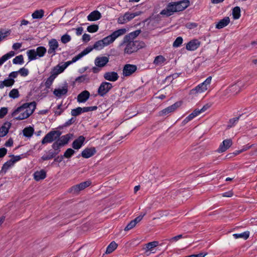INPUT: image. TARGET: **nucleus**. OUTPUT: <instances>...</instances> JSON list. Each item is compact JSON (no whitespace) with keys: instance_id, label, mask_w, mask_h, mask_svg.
I'll list each match as a JSON object with an SVG mask.
<instances>
[{"instance_id":"6e6d98bb","label":"nucleus","mask_w":257,"mask_h":257,"mask_svg":"<svg viewBox=\"0 0 257 257\" xmlns=\"http://www.w3.org/2000/svg\"><path fill=\"white\" fill-rule=\"evenodd\" d=\"M71 38L70 35L66 34L64 35H63L61 38V41L62 43L64 44L67 43L68 42H70Z\"/></svg>"},{"instance_id":"37998d69","label":"nucleus","mask_w":257,"mask_h":257,"mask_svg":"<svg viewBox=\"0 0 257 257\" xmlns=\"http://www.w3.org/2000/svg\"><path fill=\"white\" fill-rule=\"evenodd\" d=\"M24 62V57L22 55H20L19 56H16L13 60V63L14 64H22Z\"/></svg>"},{"instance_id":"c03bdc74","label":"nucleus","mask_w":257,"mask_h":257,"mask_svg":"<svg viewBox=\"0 0 257 257\" xmlns=\"http://www.w3.org/2000/svg\"><path fill=\"white\" fill-rule=\"evenodd\" d=\"M62 147V146L60 145L59 142L57 141V140L52 144V148L54 150V152H56V154H59L61 150L60 148Z\"/></svg>"},{"instance_id":"f257e3e1","label":"nucleus","mask_w":257,"mask_h":257,"mask_svg":"<svg viewBox=\"0 0 257 257\" xmlns=\"http://www.w3.org/2000/svg\"><path fill=\"white\" fill-rule=\"evenodd\" d=\"M190 5L189 0H182L177 2H172L169 3L166 8L162 10L160 14L170 17L174 13L180 12L184 11Z\"/></svg>"},{"instance_id":"423d86ee","label":"nucleus","mask_w":257,"mask_h":257,"mask_svg":"<svg viewBox=\"0 0 257 257\" xmlns=\"http://www.w3.org/2000/svg\"><path fill=\"white\" fill-rule=\"evenodd\" d=\"M112 87L113 86L111 83L103 81L98 88L97 94L101 97H104Z\"/></svg>"},{"instance_id":"7ed1b4c3","label":"nucleus","mask_w":257,"mask_h":257,"mask_svg":"<svg viewBox=\"0 0 257 257\" xmlns=\"http://www.w3.org/2000/svg\"><path fill=\"white\" fill-rule=\"evenodd\" d=\"M124 44H126V46L124 49V53L128 55L137 52L145 46V43L140 41H130Z\"/></svg>"},{"instance_id":"09e8293b","label":"nucleus","mask_w":257,"mask_h":257,"mask_svg":"<svg viewBox=\"0 0 257 257\" xmlns=\"http://www.w3.org/2000/svg\"><path fill=\"white\" fill-rule=\"evenodd\" d=\"M74 153L75 151L73 149L71 148H68L65 152L63 156L64 158H70L74 155Z\"/></svg>"},{"instance_id":"de8ad7c7","label":"nucleus","mask_w":257,"mask_h":257,"mask_svg":"<svg viewBox=\"0 0 257 257\" xmlns=\"http://www.w3.org/2000/svg\"><path fill=\"white\" fill-rule=\"evenodd\" d=\"M19 96V92L17 89L14 88L9 93V96L13 99L18 98Z\"/></svg>"},{"instance_id":"a18cd8bd","label":"nucleus","mask_w":257,"mask_h":257,"mask_svg":"<svg viewBox=\"0 0 257 257\" xmlns=\"http://www.w3.org/2000/svg\"><path fill=\"white\" fill-rule=\"evenodd\" d=\"M55 79V78L54 76H53L52 75H50V76L47 79L45 83V86L46 88L49 89L50 88Z\"/></svg>"},{"instance_id":"2eb2a0df","label":"nucleus","mask_w":257,"mask_h":257,"mask_svg":"<svg viewBox=\"0 0 257 257\" xmlns=\"http://www.w3.org/2000/svg\"><path fill=\"white\" fill-rule=\"evenodd\" d=\"M104 78L108 81L114 82L118 80L119 76L114 71L106 72L103 75Z\"/></svg>"},{"instance_id":"ea45409f","label":"nucleus","mask_w":257,"mask_h":257,"mask_svg":"<svg viewBox=\"0 0 257 257\" xmlns=\"http://www.w3.org/2000/svg\"><path fill=\"white\" fill-rule=\"evenodd\" d=\"M233 17L234 19H238L240 17V9L239 7H235L232 10Z\"/></svg>"},{"instance_id":"79ce46f5","label":"nucleus","mask_w":257,"mask_h":257,"mask_svg":"<svg viewBox=\"0 0 257 257\" xmlns=\"http://www.w3.org/2000/svg\"><path fill=\"white\" fill-rule=\"evenodd\" d=\"M102 41V40L96 41L92 46V48L97 50H99L103 48L105 46Z\"/></svg>"},{"instance_id":"864d4df0","label":"nucleus","mask_w":257,"mask_h":257,"mask_svg":"<svg viewBox=\"0 0 257 257\" xmlns=\"http://www.w3.org/2000/svg\"><path fill=\"white\" fill-rule=\"evenodd\" d=\"M98 30V26L97 25H91L87 27V30L89 33H95Z\"/></svg>"},{"instance_id":"6e6552de","label":"nucleus","mask_w":257,"mask_h":257,"mask_svg":"<svg viewBox=\"0 0 257 257\" xmlns=\"http://www.w3.org/2000/svg\"><path fill=\"white\" fill-rule=\"evenodd\" d=\"M91 182L90 181H86L80 183L79 184L74 185L69 188V192L73 194H78L80 191L84 190L89 186Z\"/></svg>"},{"instance_id":"58836bf2","label":"nucleus","mask_w":257,"mask_h":257,"mask_svg":"<svg viewBox=\"0 0 257 257\" xmlns=\"http://www.w3.org/2000/svg\"><path fill=\"white\" fill-rule=\"evenodd\" d=\"M249 235V231H245L241 233H235L233 234V237L235 238H242L244 239H246L248 238Z\"/></svg>"},{"instance_id":"1a4fd4ad","label":"nucleus","mask_w":257,"mask_h":257,"mask_svg":"<svg viewBox=\"0 0 257 257\" xmlns=\"http://www.w3.org/2000/svg\"><path fill=\"white\" fill-rule=\"evenodd\" d=\"M137 70V66L136 65L126 64L124 65L122 69V75L124 77L132 75Z\"/></svg>"},{"instance_id":"49530a36","label":"nucleus","mask_w":257,"mask_h":257,"mask_svg":"<svg viewBox=\"0 0 257 257\" xmlns=\"http://www.w3.org/2000/svg\"><path fill=\"white\" fill-rule=\"evenodd\" d=\"M159 245V242L154 241L150 242L146 244V249L147 250H152L153 248Z\"/></svg>"},{"instance_id":"f704fd0d","label":"nucleus","mask_w":257,"mask_h":257,"mask_svg":"<svg viewBox=\"0 0 257 257\" xmlns=\"http://www.w3.org/2000/svg\"><path fill=\"white\" fill-rule=\"evenodd\" d=\"M44 14L43 10H39L35 11L32 15V17L34 19H41Z\"/></svg>"},{"instance_id":"9b49d317","label":"nucleus","mask_w":257,"mask_h":257,"mask_svg":"<svg viewBox=\"0 0 257 257\" xmlns=\"http://www.w3.org/2000/svg\"><path fill=\"white\" fill-rule=\"evenodd\" d=\"M232 145V141L231 139L224 140L220 145L217 152L218 153H223L229 149Z\"/></svg>"},{"instance_id":"0e129e2a","label":"nucleus","mask_w":257,"mask_h":257,"mask_svg":"<svg viewBox=\"0 0 257 257\" xmlns=\"http://www.w3.org/2000/svg\"><path fill=\"white\" fill-rule=\"evenodd\" d=\"M136 225L135 223L132 220L131 221L125 226L124 228L125 231H128L131 229L133 228Z\"/></svg>"},{"instance_id":"603ef678","label":"nucleus","mask_w":257,"mask_h":257,"mask_svg":"<svg viewBox=\"0 0 257 257\" xmlns=\"http://www.w3.org/2000/svg\"><path fill=\"white\" fill-rule=\"evenodd\" d=\"M183 43V38L181 37H177L175 41L173 42V46L175 48H177L182 44Z\"/></svg>"},{"instance_id":"f3484780","label":"nucleus","mask_w":257,"mask_h":257,"mask_svg":"<svg viewBox=\"0 0 257 257\" xmlns=\"http://www.w3.org/2000/svg\"><path fill=\"white\" fill-rule=\"evenodd\" d=\"M96 153V150L94 147L86 148L81 154V155L84 158L88 159L93 156Z\"/></svg>"},{"instance_id":"bb28decb","label":"nucleus","mask_w":257,"mask_h":257,"mask_svg":"<svg viewBox=\"0 0 257 257\" xmlns=\"http://www.w3.org/2000/svg\"><path fill=\"white\" fill-rule=\"evenodd\" d=\"M230 22L229 17H226L220 20L216 25V28L218 29H222L226 26Z\"/></svg>"},{"instance_id":"ddd939ff","label":"nucleus","mask_w":257,"mask_h":257,"mask_svg":"<svg viewBox=\"0 0 257 257\" xmlns=\"http://www.w3.org/2000/svg\"><path fill=\"white\" fill-rule=\"evenodd\" d=\"M68 92V83L65 82L62 88L55 89L53 94L57 97L60 98L62 95H65Z\"/></svg>"},{"instance_id":"5fc2aeb1","label":"nucleus","mask_w":257,"mask_h":257,"mask_svg":"<svg viewBox=\"0 0 257 257\" xmlns=\"http://www.w3.org/2000/svg\"><path fill=\"white\" fill-rule=\"evenodd\" d=\"M10 34V31L4 32L3 29L0 30V42Z\"/></svg>"},{"instance_id":"c9c22d12","label":"nucleus","mask_w":257,"mask_h":257,"mask_svg":"<svg viewBox=\"0 0 257 257\" xmlns=\"http://www.w3.org/2000/svg\"><path fill=\"white\" fill-rule=\"evenodd\" d=\"M36 52L37 56L39 57H42L44 56L46 54L47 52V49L45 47L43 46H40L37 48Z\"/></svg>"},{"instance_id":"aec40b11","label":"nucleus","mask_w":257,"mask_h":257,"mask_svg":"<svg viewBox=\"0 0 257 257\" xmlns=\"http://www.w3.org/2000/svg\"><path fill=\"white\" fill-rule=\"evenodd\" d=\"M243 85V82L241 81H238L236 83L229 87V91L234 94H237L240 91L241 87H242Z\"/></svg>"},{"instance_id":"4d7b16f0","label":"nucleus","mask_w":257,"mask_h":257,"mask_svg":"<svg viewBox=\"0 0 257 257\" xmlns=\"http://www.w3.org/2000/svg\"><path fill=\"white\" fill-rule=\"evenodd\" d=\"M18 73H19L22 76L26 77L29 74V70L28 69L25 68V67H23L19 69L18 71Z\"/></svg>"},{"instance_id":"a19ab883","label":"nucleus","mask_w":257,"mask_h":257,"mask_svg":"<svg viewBox=\"0 0 257 257\" xmlns=\"http://www.w3.org/2000/svg\"><path fill=\"white\" fill-rule=\"evenodd\" d=\"M89 80V78L87 75H82L76 78L74 82L81 83L84 82L85 81H88Z\"/></svg>"},{"instance_id":"0eeeda50","label":"nucleus","mask_w":257,"mask_h":257,"mask_svg":"<svg viewBox=\"0 0 257 257\" xmlns=\"http://www.w3.org/2000/svg\"><path fill=\"white\" fill-rule=\"evenodd\" d=\"M182 104L181 101H177L173 104L163 109L159 112V116H165L168 115L169 114L174 112L178 107Z\"/></svg>"},{"instance_id":"f03ea898","label":"nucleus","mask_w":257,"mask_h":257,"mask_svg":"<svg viewBox=\"0 0 257 257\" xmlns=\"http://www.w3.org/2000/svg\"><path fill=\"white\" fill-rule=\"evenodd\" d=\"M37 103L35 101L30 103H25L21 106L16 109L11 114L12 117L15 116L17 114L27 109L25 111L21 112L20 114L15 118L16 120H23L29 117L33 113L36 108Z\"/></svg>"},{"instance_id":"2f4dec72","label":"nucleus","mask_w":257,"mask_h":257,"mask_svg":"<svg viewBox=\"0 0 257 257\" xmlns=\"http://www.w3.org/2000/svg\"><path fill=\"white\" fill-rule=\"evenodd\" d=\"M23 135L25 137L27 138H30L31 137L34 132V129L32 126H29L25 127L23 131Z\"/></svg>"},{"instance_id":"39448f33","label":"nucleus","mask_w":257,"mask_h":257,"mask_svg":"<svg viewBox=\"0 0 257 257\" xmlns=\"http://www.w3.org/2000/svg\"><path fill=\"white\" fill-rule=\"evenodd\" d=\"M61 134L62 133L59 131H51L46 135L42 139L41 143L42 144L51 143L59 138Z\"/></svg>"},{"instance_id":"c756f323","label":"nucleus","mask_w":257,"mask_h":257,"mask_svg":"<svg viewBox=\"0 0 257 257\" xmlns=\"http://www.w3.org/2000/svg\"><path fill=\"white\" fill-rule=\"evenodd\" d=\"M15 54V52L13 51H11L6 54L3 55L1 58H0V66L2 65L3 63L7 60L14 56Z\"/></svg>"},{"instance_id":"5701e85b","label":"nucleus","mask_w":257,"mask_h":257,"mask_svg":"<svg viewBox=\"0 0 257 257\" xmlns=\"http://www.w3.org/2000/svg\"><path fill=\"white\" fill-rule=\"evenodd\" d=\"M72 136V134H68L67 135L62 136L61 137H60L56 140L57 142H58V143L59 142L62 147H63L68 143L69 140L71 139Z\"/></svg>"},{"instance_id":"473e14b6","label":"nucleus","mask_w":257,"mask_h":257,"mask_svg":"<svg viewBox=\"0 0 257 257\" xmlns=\"http://www.w3.org/2000/svg\"><path fill=\"white\" fill-rule=\"evenodd\" d=\"M117 244L114 241H111L107 246L105 253L106 254L111 253L117 248Z\"/></svg>"},{"instance_id":"4468645a","label":"nucleus","mask_w":257,"mask_h":257,"mask_svg":"<svg viewBox=\"0 0 257 257\" xmlns=\"http://www.w3.org/2000/svg\"><path fill=\"white\" fill-rule=\"evenodd\" d=\"M85 138L83 136H79L72 143V147L75 150H78L83 146L85 142Z\"/></svg>"},{"instance_id":"052dcab7","label":"nucleus","mask_w":257,"mask_h":257,"mask_svg":"<svg viewBox=\"0 0 257 257\" xmlns=\"http://www.w3.org/2000/svg\"><path fill=\"white\" fill-rule=\"evenodd\" d=\"M186 237H187L186 235H183V234H179V235L174 236V237L169 239L168 240L170 241V242L177 241L181 238H186Z\"/></svg>"},{"instance_id":"338daca9","label":"nucleus","mask_w":257,"mask_h":257,"mask_svg":"<svg viewBox=\"0 0 257 257\" xmlns=\"http://www.w3.org/2000/svg\"><path fill=\"white\" fill-rule=\"evenodd\" d=\"M145 214H146L145 213L141 214L139 216L135 218L134 220H132V221L136 225L138 223H139L142 220L143 218L145 215Z\"/></svg>"},{"instance_id":"680f3d73","label":"nucleus","mask_w":257,"mask_h":257,"mask_svg":"<svg viewBox=\"0 0 257 257\" xmlns=\"http://www.w3.org/2000/svg\"><path fill=\"white\" fill-rule=\"evenodd\" d=\"M242 115V114L239 115L238 116L234 117L230 119L229 120V123L231 124L230 125H228V127H232L233 125H235L236 123L239 120L240 117Z\"/></svg>"},{"instance_id":"774afa93","label":"nucleus","mask_w":257,"mask_h":257,"mask_svg":"<svg viewBox=\"0 0 257 257\" xmlns=\"http://www.w3.org/2000/svg\"><path fill=\"white\" fill-rule=\"evenodd\" d=\"M93 50V48H92V46H88L87 48H86L84 50H83L81 53L84 55V56L89 53H90L91 51H92Z\"/></svg>"},{"instance_id":"72a5a7b5","label":"nucleus","mask_w":257,"mask_h":257,"mask_svg":"<svg viewBox=\"0 0 257 257\" xmlns=\"http://www.w3.org/2000/svg\"><path fill=\"white\" fill-rule=\"evenodd\" d=\"M57 155L58 154H56V152L50 150L48 151V155H43L41 159L43 161L49 160L55 158Z\"/></svg>"},{"instance_id":"412c9836","label":"nucleus","mask_w":257,"mask_h":257,"mask_svg":"<svg viewBox=\"0 0 257 257\" xmlns=\"http://www.w3.org/2000/svg\"><path fill=\"white\" fill-rule=\"evenodd\" d=\"M12 125V123L10 122L6 121L0 127V137H4L6 136Z\"/></svg>"},{"instance_id":"b1692460","label":"nucleus","mask_w":257,"mask_h":257,"mask_svg":"<svg viewBox=\"0 0 257 257\" xmlns=\"http://www.w3.org/2000/svg\"><path fill=\"white\" fill-rule=\"evenodd\" d=\"M34 178L36 181L44 179L46 177V172L42 169L40 171H36L34 174Z\"/></svg>"},{"instance_id":"20e7f679","label":"nucleus","mask_w":257,"mask_h":257,"mask_svg":"<svg viewBox=\"0 0 257 257\" xmlns=\"http://www.w3.org/2000/svg\"><path fill=\"white\" fill-rule=\"evenodd\" d=\"M126 32L125 28L118 29L113 32L110 35L102 39V42L104 43L105 46L109 45L114 42V41L118 37L124 35Z\"/></svg>"},{"instance_id":"3c124183","label":"nucleus","mask_w":257,"mask_h":257,"mask_svg":"<svg viewBox=\"0 0 257 257\" xmlns=\"http://www.w3.org/2000/svg\"><path fill=\"white\" fill-rule=\"evenodd\" d=\"M27 155L26 154H23L20 155L16 156H15L14 155H12L10 156V157H13L14 159H12V161L14 162V163L15 164L16 162L20 161L21 159L26 157Z\"/></svg>"},{"instance_id":"e433bc0d","label":"nucleus","mask_w":257,"mask_h":257,"mask_svg":"<svg viewBox=\"0 0 257 257\" xmlns=\"http://www.w3.org/2000/svg\"><path fill=\"white\" fill-rule=\"evenodd\" d=\"M29 61H32L37 59V55L35 49H31L27 52Z\"/></svg>"},{"instance_id":"dca6fc26","label":"nucleus","mask_w":257,"mask_h":257,"mask_svg":"<svg viewBox=\"0 0 257 257\" xmlns=\"http://www.w3.org/2000/svg\"><path fill=\"white\" fill-rule=\"evenodd\" d=\"M141 32V31L140 30H137L125 35L123 39L121 45L124 44L125 43H126V42L133 41L135 38L139 36Z\"/></svg>"},{"instance_id":"4c0bfd02","label":"nucleus","mask_w":257,"mask_h":257,"mask_svg":"<svg viewBox=\"0 0 257 257\" xmlns=\"http://www.w3.org/2000/svg\"><path fill=\"white\" fill-rule=\"evenodd\" d=\"M141 13V12H137L134 13L127 12L124 14V15L126 18L125 19H126L128 22L134 19L135 17L139 16Z\"/></svg>"},{"instance_id":"e2e57ef3","label":"nucleus","mask_w":257,"mask_h":257,"mask_svg":"<svg viewBox=\"0 0 257 257\" xmlns=\"http://www.w3.org/2000/svg\"><path fill=\"white\" fill-rule=\"evenodd\" d=\"M75 121L76 118L74 117H72L69 120H68L65 123H64L62 127L68 126L73 124V123H74Z\"/></svg>"},{"instance_id":"cd10ccee","label":"nucleus","mask_w":257,"mask_h":257,"mask_svg":"<svg viewBox=\"0 0 257 257\" xmlns=\"http://www.w3.org/2000/svg\"><path fill=\"white\" fill-rule=\"evenodd\" d=\"M15 81L13 78H8L5 79L3 81H0V88L2 89L5 86L6 87H11L14 85Z\"/></svg>"},{"instance_id":"4be33fe9","label":"nucleus","mask_w":257,"mask_h":257,"mask_svg":"<svg viewBox=\"0 0 257 257\" xmlns=\"http://www.w3.org/2000/svg\"><path fill=\"white\" fill-rule=\"evenodd\" d=\"M207 89V87L204 85L203 83H201L198 85L194 88L190 90V94H195L198 93H201Z\"/></svg>"},{"instance_id":"393cba45","label":"nucleus","mask_w":257,"mask_h":257,"mask_svg":"<svg viewBox=\"0 0 257 257\" xmlns=\"http://www.w3.org/2000/svg\"><path fill=\"white\" fill-rule=\"evenodd\" d=\"M64 71V70L62 66L58 64L52 68L50 74L56 78L59 74L62 73Z\"/></svg>"},{"instance_id":"f8f14e48","label":"nucleus","mask_w":257,"mask_h":257,"mask_svg":"<svg viewBox=\"0 0 257 257\" xmlns=\"http://www.w3.org/2000/svg\"><path fill=\"white\" fill-rule=\"evenodd\" d=\"M109 62V58L106 56H98L94 60L95 66L98 67H103Z\"/></svg>"},{"instance_id":"9d476101","label":"nucleus","mask_w":257,"mask_h":257,"mask_svg":"<svg viewBox=\"0 0 257 257\" xmlns=\"http://www.w3.org/2000/svg\"><path fill=\"white\" fill-rule=\"evenodd\" d=\"M48 46V54H52V56L55 55L56 54V50L59 47L58 41L55 39H52L49 41Z\"/></svg>"},{"instance_id":"bf43d9fd","label":"nucleus","mask_w":257,"mask_h":257,"mask_svg":"<svg viewBox=\"0 0 257 257\" xmlns=\"http://www.w3.org/2000/svg\"><path fill=\"white\" fill-rule=\"evenodd\" d=\"M199 114V109H195L191 113H190L187 117L188 119L191 120Z\"/></svg>"},{"instance_id":"13d9d810","label":"nucleus","mask_w":257,"mask_h":257,"mask_svg":"<svg viewBox=\"0 0 257 257\" xmlns=\"http://www.w3.org/2000/svg\"><path fill=\"white\" fill-rule=\"evenodd\" d=\"M181 73H175L172 74L171 75H170L166 77V78L164 80V82L167 81V79H171L172 78V80H171V82H172L174 79L178 78L181 75Z\"/></svg>"},{"instance_id":"c85d7f7f","label":"nucleus","mask_w":257,"mask_h":257,"mask_svg":"<svg viewBox=\"0 0 257 257\" xmlns=\"http://www.w3.org/2000/svg\"><path fill=\"white\" fill-rule=\"evenodd\" d=\"M14 162L12 161V159L8 160L3 165L1 169V172L6 173L11 167L14 165Z\"/></svg>"},{"instance_id":"8fccbe9b","label":"nucleus","mask_w":257,"mask_h":257,"mask_svg":"<svg viewBox=\"0 0 257 257\" xmlns=\"http://www.w3.org/2000/svg\"><path fill=\"white\" fill-rule=\"evenodd\" d=\"M82 107H78L71 110V114L72 116H76L82 113Z\"/></svg>"},{"instance_id":"a211bd4d","label":"nucleus","mask_w":257,"mask_h":257,"mask_svg":"<svg viewBox=\"0 0 257 257\" xmlns=\"http://www.w3.org/2000/svg\"><path fill=\"white\" fill-rule=\"evenodd\" d=\"M200 45V42L197 39H193L187 43L186 48L188 51L196 50Z\"/></svg>"},{"instance_id":"69168bd1","label":"nucleus","mask_w":257,"mask_h":257,"mask_svg":"<svg viewBox=\"0 0 257 257\" xmlns=\"http://www.w3.org/2000/svg\"><path fill=\"white\" fill-rule=\"evenodd\" d=\"M8 112L7 107H2L0 109V118H3Z\"/></svg>"},{"instance_id":"7c9ffc66","label":"nucleus","mask_w":257,"mask_h":257,"mask_svg":"<svg viewBox=\"0 0 257 257\" xmlns=\"http://www.w3.org/2000/svg\"><path fill=\"white\" fill-rule=\"evenodd\" d=\"M166 58L162 55H159L155 58L153 64L156 66L162 65L165 61Z\"/></svg>"},{"instance_id":"6ab92c4d","label":"nucleus","mask_w":257,"mask_h":257,"mask_svg":"<svg viewBox=\"0 0 257 257\" xmlns=\"http://www.w3.org/2000/svg\"><path fill=\"white\" fill-rule=\"evenodd\" d=\"M90 97V93L87 90H84L77 96V101L79 103L85 102Z\"/></svg>"},{"instance_id":"a878e982","label":"nucleus","mask_w":257,"mask_h":257,"mask_svg":"<svg viewBox=\"0 0 257 257\" xmlns=\"http://www.w3.org/2000/svg\"><path fill=\"white\" fill-rule=\"evenodd\" d=\"M101 17V15L99 12L94 11L87 16V19L89 21H94L98 20Z\"/></svg>"}]
</instances>
